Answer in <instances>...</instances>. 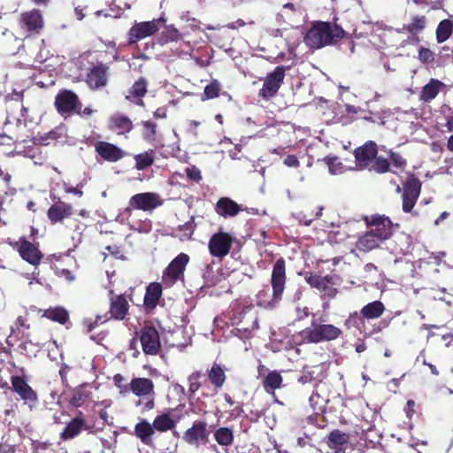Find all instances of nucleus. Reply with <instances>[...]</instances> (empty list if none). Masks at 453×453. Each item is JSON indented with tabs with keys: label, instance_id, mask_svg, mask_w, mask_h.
Returning <instances> with one entry per match:
<instances>
[{
	"label": "nucleus",
	"instance_id": "obj_9",
	"mask_svg": "<svg viewBox=\"0 0 453 453\" xmlns=\"http://www.w3.org/2000/svg\"><path fill=\"white\" fill-rule=\"evenodd\" d=\"M161 21H163L162 19L135 23L128 31L129 42H136L156 34L159 29L158 24Z\"/></svg>",
	"mask_w": 453,
	"mask_h": 453
},
{
	"label": "nucleus",
	"instance_id": "obj_59",
	"mask_svg": "<svg viewBox=\"0 0 453 453\" xmlns=\"http://www.w3.org/2000/svg\"><path fill=\"white\" fill-rule=\"evenodd\" d=\"M74 12L78 20H81L85 17V15L82 12V9L77 7L75 8Z\"/></svg>",
	"mask_w": 453,
	"mask_h": 453
},
{
	"label": "nucleus",
	"instance_id": "obj_62",
	"mask_svg": "<svg viewBox=\"0 0 453 453\" xmlns=\"http://www.w3.org/2000/svg\"><path fill=\"white\" fill-rule=\"evenodd\" d=\"M446 127L449 132H453V116L449 119Z\"/></svg>",
	"mask_w": 453,
	"mask_h": 453
},
{
	"label": "nucleus",
	"instance_id": "obj_10",
	"mask_svg": "<svg viewBox=\"0 0 453 453\" xmlns=\"http://www.w3.org/2000/svg\"><path fill=\"white\" fill-rule=\"evenodd\" d=\"M142 350L148 355H156L161 346L158 332L152 326L143 327L139 334Z\"/></svg>",
	"mask_w": 453,
	"mask_h": 453
},
{
	"label": "nucleus",
	"instance_id": "obj_36",
	"mask_svg": "<svg viewBox=\"0 0 453 453\" xmlns=\"http://www.w3.org/2000/svg\"><path fill=\"white\" fill-rule=\"evenodd\" d=\"M208 377L216 388H221L226 380L223 369L217 364L212 365L211 369L209 371Z\"/></svg>",
	"mask_w": 453,
	"mask_h": 453
},
{
	"label": "nucleus",
	"instance_id": "obj_60",
	"mask_svg": "<svg viewBox=\"0 0 453 453\" xmlns=\"http://www.w3.org/2000/svg\"><path fill=\"white\" fill-rule=\"evenodd\" d=\"M311 380V375H307V374H303V376L300 377L299 379V381L303 384H305L307 382H310Z\"/></svg>",
	"mask_w": 453,
	"mask_h": 453
},
{
	"label": "nucleus",
	"instance_id": "obj_51",
	"mask_svg": "<svg viewBox=\"0 0 453 453\" xmlns=\"http://www.w3.org/2000/svg\"><path fill=\"white\" fill-rule=\"evenodd\" d=\"M306 281L311 286V287H314V288H317L319 286H321V282H322V277L321 276H319V275H313V274H311L309 276L306 277Z\"/></svg>",
	"mask_w": 453,
	"mask_h": 453
},
{
	"label": "nucleus",
	"instance_id": "obj_16",
	"mask_svg": "<svg viewBox=\"0 0 453 453\" xmlns=\"http://www.w3.org/2000/svg\"><path fill=\"white\" fill-rule=\"evenodd\" d=\"M18 250L21 257L30 263L31 265H36L42 259L41 251L30 242L20 239L17 243Z\"/></svg>",
	"mask_w": 453,
	"mask_h": 453
},
{
	"label": "nucleus",
	"instance_id": "obj_46",
	"mask_svg": "<svg viewBox=\"0 0 453 453\" xmlns=\"http://www.w3.org/2000/svg\"><path fill=\"white\" fill-rule=\"evenodd\" d=\"M200 376H201V373L198 372H193L192 374H190L188 376V390L192 394L196 392L200 388V383L198 381Z\"/></svg>",
	"mask_w": 453,
	"mask_h": 453
},
{
	"label": "nucleus",
	"instance_id": "obj_53",
	"mask_svg": "<svg viewBox=\"0 0 453 453\" xmlns=\"http://www.w3.org/2000/svg\"><path fill=\"white\" fill-rule=\"evenodd\" d=\"M14 414H15V410H14V408L12 406L11 408H9V409L4 410L3 421L4 423L11 424L12 423V418L14 417Z\"/></svg>",
	"mask_w": 453,
	"mask_h": 453
},
{
	"label": "nucleus",
	"instance_id": "obj_43",
	"mask_svg": "<svg viewBox=\"0 0 453 453\" xmlns=\"http://www.w3.org/2000/svg\"><path fill=\"white\" fill-rule=\"evenodd\" d=\"M374 162L372 165V169L379 173H383L388 171L389 164L387 159L382 158L380 157L373 159Z\"/></svg>",
	"mask_w": 453,
	"mask_h": 453
},
{
	"label": "nucleus",
	"instance_id": "obj_22",
	"mask_svg": "<svg viewBox=\"0 0 453 453\" xmlns=\"http://www.w3.org/2000/svg\"><path fill=\"white\" fill-rule=\"evenodd\" d=\"M216 212L225 218L234 217L241 211V207L228 197L220 198L216 204Z\"/></svg>",
	"mask_w": 453,
	"mask_h": 453
},
{
	"label": "nucleus",
	"instance_id": "obj_27",
	"mask_svg": "<svg viewBox=\"0 0 453 453\" xmlns=\"http://www.w3.org/2000/svg\"><path fill=\"white\" fill-rule=\"evenodd\" d=\"M384 311V304L380 301H374L365 305L361 310V314L367 319H374L380 318Z\"/></svg>",
	"mask_w": 453,
	"mask_h": 453
},
{
	"label": "nucleus",
	"instance_id": "obj_1",
	"mask_svg": "<svg viewBox=\"0 0 453 453\" xmlns=\"http://www.w3.org/2000/svg\"><path fill=\"white\" fill-rule=\"evenodd\" d=\"M368 222L374 227L362 235L357 242V248L364 252L378 248L380 242L392 234L391 221L388 218L372 216Z\"/></svg>",
	"mask_w": 453,
	"mask_h": 453
},
{
	"label": "nucleus",
	"instance_id": "obj_31",
	"mask_svg": "<svg viewBox=\"0 0 453 453\" xmlns=\"http://www.w3.org/2000/svg\"><path fill=\"white\" fill-rule=\"evenodd\" d=\"M110 122L111 128L118 129L119 133L129 132L133 128L132 121L124 115L115 114Z\"/></svg>",
	"mask_w": 453,
	"mask_h": 453
},
{
	"label": "nucleus",
	"instance_id": "obj_41",
	"mask_svg": "<svg viewBox=\"0 0 453 453\" xmlns=\"http://www.w3.org/2000/svg\"><path fill=\"white\" fill-rule=\"evenodd\" d=\"M426 27V18L424 16H416L407 26V30L411 34L421 32Z\"/></svg>",
	"mask_w": 453,
	"mask_h": 453
},
{
	"label": "nucleus",
	"instance_id": "obj_30",
	"mask_svg": "<svg viewBox=\"0 0 453 453\" xmlns=\"http://www.w3.org/2000/svg\"><path fill=\"white\" fill-rule=\"evenodd\" d=\"M85 422L81 418H73L68 425L65 426V430L61 434V437L64 440H69L76 436L81 431Z\"/></svg>",
	"mask_w": 453,
	"mask_h": 453
},
{
	"label": "nucleus",
	"instance_id": "obj_21",
	"mask_svg": "<svg viewBox=\"0 0 453 453\" xmlns=\"http://www.w3.org/2000/svg\"><path fill=\"white\" fill-rule=\"evenodd\" d=\"M127 311L128 303L122 295L117 296L115 297H111L110 313L111 318L122 320L125 319Z\"/></svg>",
	"mask_w": 453,
	"mask_h": 453
},
{
	"label": "nucleus",
	"instance_id": "obj_15",
	"mask_svg": "<svg viewBox=\"0 0 453 453\" xmlns=\"http://www.w3.org/2000/svg\"><path fill=\"white\" fill-rule=\"evenodd\" d=\"M95 150L100 157L109 162H117L126 155L120 148L107 142H96Z\"/></svg>",
	"mask_w": 453,
	"mask_h": 453
},
{
	"label": "nucleus",
	"instance_id": "obj_35",
	"mask_svg": "<svg viewBox=\"0 0 453 453\" xmlns=\"http://www.w3.org/2000/svg\"><path fill=\"white\" fill-rule=\"evenodd\" d=\"M154 430L158 432H165L174 427L175 423L168 414L157 416L153 421Z\"/></svg>",
	"mask_w": 453,
	"mask_h": 453
},
{
	"label": "nucleus",
	"instance_id": "obj_64",
	"mask_svg": "<svg viewBox=\"0 0 453 453\" xmlns=\"http://www.w3.org/2000/svg\"><path fill=\"white\" fill-rule=\"evenodd\" d=\"M447 147L451 152H453V134L449 138Z\"/></svg>",
	"mask_w": 453,
	"mask_h": 453
},
{
	"label": "nucleus",
	"instance_id": "obj_40",
	"mask_svg": "<svg viewBox=\"0 0 453 453\" xmlns=\"http://www.w3.org/2000/svg\"><path fill=\"white\" fill-rule=\"evenodd\" d=\"M333 280V276L326 275L322 277L321 286H319L318 289L321 290L327 296H334L336 294V289L334 288L335 283Z\"/></svg>",
	"mask_w": 453,
	"mask_h": 453
},
{
	"label": "nucleus",
	"instance_id": "obj_54",
	"mask_svg": "<svg viewBox=\"0 0 453 453\" xmlns=\"http://www.w3.org/2000/svg\"><path fill=\"white\" fill-rule=\"evenodd\" d=\"M64 186H65V191L67 193V194H73L75 196H82L83 193L82 191L81 190V188L79 187H67L65 183H64Z\"/></svg>",
	"mask_w": 453,
	"mask_h": 453
},
{
	"label": "nucleus",
	"instance_id": "obj_33",
	"mask_svg": "<svg viewBox=\"0 0 453 453\" xmlns=\"http://www.w3.org/2000/svg\"><path fill=\"white\" fill-rule=\"evenodd\" d=\"M453 31V23L449 19L441 21L436 28L437 42L441 43L447 41Z\"/></svg>",
	"mask_w": 453,
	"mask_h": 453
},
{
	"label": "nucleus",
	"instance_id": "obj_26",
	"mask_svg": "<svg viewBox=\"0 0 453 453\" xmlns=\"http://www.w3.org/2000/svg\"><path fill=\"white\" fill-rule=\"evenodd\" d=\"M153 425L147 420H142L134 426L135 435L146 445L151 444V435L154 434Z\"/></svg>",
	"mask_w": 453,
	"mask_h": 453
},
{
	"label": "nucleus",
	"instance_id": "obj_25",
	"mask_svg": "<svg viewBox=\"0 0 453 453\" xmlns=\"http://www.w3.org/2000/svg\"><path fill=\"white\" fill-rule=\"evenodd\" d=\"M327 443L335 452L343 451L348 448L349 435L339 430H334L329 434Z\"/></svg>",
	"mask_w": 453,
	"mask_h": 453
},
{
	"label": "nucleus",
	"instance_id": "obj_32",
	"mask_svg": "<svg viewBox=\"0 0 453 453\" xmlns=\"http://www.w3.org/2000/svg\"><path fill=\"white\" fill-rule=\"evenodd\" d=\"M162 293L159 283H150L146 289L144 303L148 306H155Z\"/></svg>",
	"mask_w": 453,
	"mask_h": 453
},
{
	"label": "nucleus",
	"instance_id": "obj_55",
	"mask_svg": "<svg viewBox=\"0 0 453 453\" xmlns=\"http://www.w3.org/2000/svg\"><path fill=\"white\" fill-rule=\"evenodd\" d=\"M358 319H360L358 314L357 312H354L353 314H350L349 319L346 320V326H357V321Z\"/></svg>",
	"mask_w": 453,
	"mask_h": 453
},
{
	"label": "nucleus",
	"instance_id": "obj_58",
	"mask_svg": "<svg viewBox=\"0 0 453 453\" xmlns=\"http://www.w3.org/2000/svg\"><path fill=\"white\" fill-rule=\"evenodd\" d=\"M154 116L156 118L165 119L166 117V111L163 108H159L154 111Z\"/></svg>",
	"mask_w": 453,
	"mask_h": 453
},
{
	"label": "nucleus",
	"instance_id": "obj_11",
	"mask_svg": "<svg viewBox=\"0 0 453 453\" xmlns=\"http://www.w3.org/2000/svg\"><path fill=\"white\" fill-rule=\"evenodd\" d=\"M286 280L285 262L282 258L278 259L273 265L271 283L273 287V301L279 302L281 299Z\"/></svg>",
	"mask_w": 453,
	"mask_h": 453
},
{
	"label": "nucleus",
	"instance_id": "obj_24",
	"mask_svg": "<svg viewBox=\"0 0 453 453\" xmlns=\"http://www.w3.org/2000/svg\"><path fill=\"white\" fill-rule=\"evenodd\" d=\"M445 87V84L439 80L431 79L430 81L425 85L420 92L419 99L423 102H431L434 99L439 92Z\"/></svg>",
	"mask_w": 453,
	"mask_h": 453
},
{
	"label": "nucleus",
	"instance_id": "obj_8",
	"mask_svg": "<svg viewBox=\"0 0 453 453\" xmlns=\"http://www.w3.org/2000/svg\"><path fill=\"white\" fill-rule=\"evenodd\" d=\"M12 388L19 396L32 410L38 403V397L35 391L27 383V381L19 376L12 377Z\"/></svg>",
	"mask_w": 453,
	"mask_h": 453
},
{
	"label": "nucleus",
	"instance_id": "obj_2",
	"mask_svg": "<svg viewBox=\"0 0 453 453\" xmlns=\"http://www.w3.org/2000/svg\"><path fill=\"white\" fill-rule=\"evenodd\" d=\"M344 32L337 26L327 22H317L306 33L305 44L311 49H320L343 37Z\"/></svg>",
	"mask_w": 453,
	"mask_h": 453
},
{
	"label": "nucleus",
	"instance_id": "obj_23",
	"mask_svg": "<svg viewBox=\"0 0 453 453\" xmlns=\"http://www.w3.org/2000/svg\"><path fill=\"white\" fill-rule=\"evenodd\" d=\"M207 437L206 424L203 422L196 423L193 426L187 430L184 439L189 444H198L204 441Z\"/></svg>",
	"mask_w": 453,
	"mask_h": 453
},
{
	"label": "nucleus",
	"instance_id": "obj_48",
	"mask_svg": "<svg viewBox=\"0 0 453 453\" xmlns=\"http://www.w3.org/2000/svg\"><path fill=\"white\" fill-rule=\"evenodd\" d=\"M418 59L422 63H428L434 60V53L427 48L421 47L418 50Z\"/></svg>",
	"mask_w": 453,
	"mask_h": 453
},
{
	"label": "nucleus",
	"instance_id": "obj_34",
	"mask_svg": "<svg viewBox=\"0 0 453 453\" xmlns=\"http://www.w3.org/2000/svg\"><path fill=\"white\" fill-rule=\"evenodd\" d=\"M44 317L64 325L68 320L69 314L68 311L63 307H56L45 311Z\"/></svg>",
	"mask_w": 453,
	"mask_h": 453
},
{
	"label": "nucleus",
	"instance_id": "obj_42",
	"mask_svg": "<svg viewBox=\"0 0 453 453\" xmlns=\"http://www.w3.org/2000/svg\"><path fill=\"white\" fill-rule=\"evenodd\" d=\"M220 84L217 81H213L204 88V96L206 99H212L219 96Z\"/></svg>",
	"mask_w": 453,
	"mask_h": 453
},
{
	"label": "nucleus",
	"instance_id": "obj_63",
	"mask_svg": "<svg viewBox=\"0 0 453 453\" xmlns=\"http://www.w3.org/2000/svg\"><path fill=\"white\" fill-rule=\"evenodd\" d=\"M25 321H26L25 319L23 317L19 316L17 319L15 325L17 327L18 326H25Z\"/></svg>",
	"mask_w": 453,
	"mask_h": 453
},
{
	"label": "nucleus",
	"instance_id": "obj_50",
	"mask_svg": "<svg viewBox=\"0 0 453 453\" xmlns=\"http://www.w3.org/2000/svg\"><path fill=\"white\" fill-rule=\"evenodd\" d=\"M390 158L394 166L397 168H403L406 165V160L399 154L393 151L390 152Z\"/></svg>",
	"mask_w": 453,
	"mask_h": 453
},
{
	"label": "nucleus",
	"instance_id": "obj_45",
	"mask_svg": "<svg viewBox=\"0 0 453 453\" xmlns=\"http://www.w3.org/2000/svg\"><path fill=\"white\" fill-rule=\"evenodd\" d=\"M179 231L180 232V240H188L191 238L192 234L194 232V224L192 221H188L185 223L183 226L179 227Z\"/></svg>",
	"mask_w": 453,
	"mask_h": 453
},
{
	"label": "nucleus",
	"instance_id": "obj_61",
	"mask_svg": "<svg viewBox=\"0 0 453 453\" xmlns=\"http://www.w3.org/2000/svg\"><path fill=\"white\" fill-rule=\"evenodd\" d=\"M345 108H346L347 112H349V113H357L358 112L357 108H356L353 105L346 104Z\"/></svg>",
	"mask_w": 453,
	"mask_h": 453
},
{
	"label": "nucleus",
	"instance_id": "obj_13",
	"mask_svg": "<svg viewBox=\"0 0 453 453\" xmlns=\"http://www.w3.org/2000/svg\"><path fill=\"white\" fill-rule=\"evenodd\" d=\"M377 154V144L372 141L355 150L356 165L365 169L372 163Z\"/></svg>",
	"mask_w": 453,
	"mask_h": 453
},
{
	"label": "nucleus",
	"instance_id": "obj_28",
	"mask_svg": "<svg viewBox=\"0 0 453 453\" xmlns=\"http://www.w3.org/2000/svg\"><path fill=\"white\" fill-rule=\"evenodd\" d=\"M148 82L144 78H140L136 81L128 91V95L126 96L127 99L131 97L137 98L136 104H142V97L147 92Z\"/></svg>",
	"mask_w": 453,
	"mask_h": 453
},
{
	"label": "nucleus",
	"instance_id": "obj_7",
	"mask_svg": "<svg viewBox=\"0 0 453 453\" xmlns=\"http://www.w3.org/2000/svg\"><path fill=\"white\" fill-rule=\"evenodd\" d=\"M233 238L226 233L214 234L208 243L209 251L211 256L219 258L225 257L230 251Z\"/></svg>",
	"mask_w": 453,
	"mask_h": 453
},
{
	"label": "nucleus",
	"instance_id": "obj_52",
	"mask_svg": "<svg viewBox=\"0 0 453 453\" xmlns=\"http://www.w3.org/2000/svg\"><path fill=\"white\" fill-rule=\"evenodd\" d=\"M284 165L288 167H297L299 165V161L296 156L288 155L284 159Z\"/></svg>",
	"mask_w": 453,
	"mask_h": 453
},
{
	"label": "nucleus",
	"instance_id": "obj_49",
	"mask_svg": "<svg viewBox=\"0 0 453 453\" xmlns=\"http://www.w3.org/2000/svg\"><path fill=\"white\" fill-rule=\"evenodd\" d=\"M186 174L188 179L196 182H198L202 179L200 170L195 166L188 167L186 169Z\"/></svg>",
	"mask_w": 453,
	"mask_h": 453
},
{
	"label": "nucleus",
	"instance_id": "obj_17",
	"mask_svg": "<svg viewBox=\"0 0 453 453\" xmlns=\"http://www.w3.org/2000/svg\"><path fill=\"white\" fill-rule=\"evenodd\" d=\"M20 25L27 31L39 33L43 27V19L38 10H32L22 13Z\"/></svg>",
	"mask_w": 453,
	"mask_h": 453
},
{
	"label": "nucleus",
	"instance_id": "obj_29",
	"mask_svg": "<svg viewBox=\"0 0 453 453\" xmlns=\"http://www.w3.org/2000/svg\"><path fill=\"white\" fill-rule=\"evenodd\" d=\"M90 395L88 386H80L73 390L70 403L73 406L81 407L90 398Z\"/></svg>",
	"mask_w": 453,
	"mask_h": 453
},
{
	"label": "nucleus",
	"instance_id": "obj_37",
	"mask_svg": "<svg viewBox=\"0 0 453 453\" xmlns=\"http://www.w3.org/2000/svg\"><path fill=\"white\" fill-rule=\"evenodd\" d=\"M282 383V377L277 372H270L264 380V387L267 392L279 388Z\"/></svg>",
	"mask_w": 453,
	"mask_h": 453
},
{
	"label": "nucleus",
	"instance_id": "obj_39",
	"mask_svg": "<svg viewBox=\"0 0 453 453\" xmlns=\"http://www.w3.org/2000/svg\"><path fill=\"white\" fill-rule=\"evenodd\" d=\"M135 166L138 170H143L154 162L153 151H146L134 157Z\"/></svg>",
	"mask_w": 453,
	"mask_h": 453
},
{
	"label": "nucleus",
	"instance_id": "obj_20",
	"mask_svg": "<svg viewBox=\"0 0 453 453\" xmlns=\"http://www.w3.org/2000/svg\"><path fill=\"white\" fill-rule=\"evenodd\" d=\"M87 82L94 89L105 86L107 83V67L104 65H96L88 74Z\"/></svg>",
	"mask_w": 453,
	"mask_h": 453
},
{
	"label": "nucleus",
	"instance_id": "obj_14",
	"mask_svg": "<svg viewBox=\"0 0 453 453\" xmlns=\"http://www.w3.org/2000/svg\"><path fill=\"white\" fill-rule=\"evenodd\" d=\"M55 105L60 113H67L72 111H77L81 113V105L78 96L69 90H64L58 93L55 98Z\"/></svg>",
	"mask_w": 453,
	"mask_h": 453
},
{
	"label": "nucleus",
	"instance_id": "obj_57",
	"mask_svg": "<svg viewBox=\"0 0 453 453\" xmlns=\"http://www.w3.org/2000/svg\"><path fill=\"white\" fill-rule=\"evenodd\" d=\"M414 406H415V402L413 400H409L407 402L406 414L409 418H411L412 413L414 412V409H413Z\"/></svg>",
	"mask_w": 453,
	"mask_h": 453
},
{
	"label": "nucleus",
	"instance_id": "obj_18",
	"mask_svg": "<svg viewBox=\"0 0 453 453\" xmlns=\"http://www.w3.org/2000/svg\"><path fill=\"white\" fill-rule=\"evenodd\" d=\"M420 193V184L416 180L408 181L403 188V210L410 212L414 207Z\"/></svg>",
	"mask_w": 453,
	"mask_h": 453
},
{
	"label": "nucleus",
	"instance_id": "obj_19",
	"mask_svg": "<svg viewBox=\"0 0 453 453\" xmlns=\"http://www.w3.org/2000/svg\"><path fill=\"white\" fill-rule=\"evenodd\" d=\"M73 214V207L64 202H58L48 210L47 215L52 223L62 221Z\"/></svg>",
	"mask_w": 453,
	"mask_h": 453
},
{
	"label": "nucleus",
	"instance_id": "obj_12",
	"mask_svg": "<svg viewBox=\"0 0 453 453\" xmlns=\"http://www.w3.org/2000/svg\"><path fill=\"white\" fill-rule=\"evenodd\" d=\"M285 72L283 67L278 66L274 71L267 75L263 84L259 95L262 97H271L274 96L283 81Z\"/></svg>",
	"mask_w": 453,
	"mask_h": 453
},
{
	"label": "nucleus",
	"instance_id": "obj_47",
	"mask_svg": "<svg viewBox=\"0 0 453 453\" xmlns=\"http://www.w3.org/2000/svg\"><path fill=\"white\" fill-rule=\"evenodd\" d=\"M142 125L145 128V132H144L145 139L150 140V141L155 140L157 125L151 121H144Z\"/></svg>",
	"mask_w": 453,
	"mask_h": 453
},
{
	"label": "nucleus",
	"instance_id": "obj_44",
	"mask_svg": "<svg viewBox=\"0 0 453 453\" xmlns=\"http://www.w3.org/2000/svg\"><path fill=\"white\" fill-rule=\"evenodd\" d=\"M327 165L331 174H339L343 171V165L337 157L328 158Z\"/></svg>",
	"mask_w": 453,
	"mask_h": 453
},
{
	"label": "nucleus",
	"instance_id": "obj_6",
	"mask_svg": "<svg viewBox=\"0 0 453 453\" xmlns=\"http://www.w3.org/2000/svg\"><path fill=\"white\" fill-rule=\"evenodd\" d=\"M188 261L189 257L187 254H179L165 270L163 274L164 283L169 287L173 286L183 274Z\"/></svg>",
	"mask_w": 453,
	"mask_h": 453
},
{
	"label": "nucleus",
	"instance_id": "obj_3",
	"mask_svg": "<svg viewBox=\"0 0 453 453\" xmlns=\"http://www.w3.org/2000/svg\"><path fill=\"white\" fill-rule=\"evenodd\" d=\"M303 334L308 342L318 343L337 339L341 335L342 330L334 325L320 324L313 319L311 327L304 330Z\"/></svg>",
	"mask_w": 453,
	"mask_h": 453
},
{
	"label": "nucleus",
	"instance_id": "obj_5",
	"mask_svg": "<svg viewBox=\"0 0 453 453\" xmlns=\"http://www.w3.org/2000/svg\"><path fill=\"white\" fill-rule=\"evenodd\" d=\"M163 200L160 196L153 192L140 193L129 199V206L126 213L131 214L133 209L150 211L162 205Z\"/></svg>",
	"mask_w": 453,
	"mask_h": 453
},
{
	"label": "nucleus",
	"instance_id": "obj_38",
	"mask_svg": "<svg viewBox=\"0 0 453 453\" xmlns=\"http://www.w3.org/2000/svg\"><path fill=\"white\" fill-rule=\"evenodd\" d=\"M214 437L219 444L224 446L232 444L234 440L233 432L227 427H220L216 430Z\"/></svg>",
	"mask_w": 453,
	"mask_h": 453
},
{
	"label": "nucleus",
	"instance_id": "obj_4",
	"mask_svg": "<svg viewBox=\"0 0 453 453\" xmlns=\"http://www.w3.org/2000/svg\"><path fill=\"white\" fill-rule=\"evenodd\" d=\"M129 390L140 398H144V408L151 410L154 407V383L147 378H134L129 383Z\"/></svg>",
	"mask_w": 453,
	"mask_h": 453
},
{
	"label": "nucleus",
	"instance_id": "obj_56",
	"mask_svg": "<svg viewBox=\"0 0 453 453\" xmlns=\"http://www.w3.org/2000/svg\"><path fill=\"white\" fill-rule=\"evenodd\" d=\"M320 398L319 395L317 392H313L309 398V402L311 406L315 409L317 405H319V399Z\"/></svg>",
	"mask_w": 453,
	"mask_h": 453
}]
</instances>
